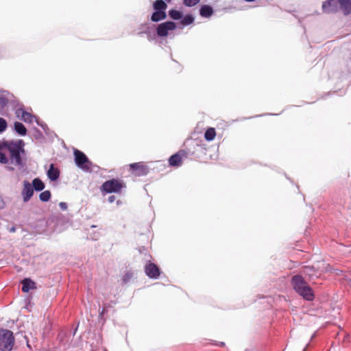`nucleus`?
<instances>
[{
    "instance_id": "obj_1",
    "label": "nucleus",
    "mask_w": 351,
    "mask_h": 351,
    "mask_svg": "<svg viewBox=\"0 0 351 351\" xmlns=\"http://www.w3.org/2000/svg\"><path fill=\"white\" fill-rule=\"evenodd\" d=\"M23 140L0 142V162L14 165L19 168L24 167L23 157L25 154Z\"/></svg>"
},
{
    "instance_id": "obj_2",
    "label": "nucleus",
    "mask_w": 351,
    "mask_h": 351,
    "mask_svg": "<svg viewBox=\"0 0 351 351\" xmlns=\"http://www.w3.org/2000/svg\"><path fill=\"white\" fill-rule=\"evenodd\" d=\"M291 282L294 291L304 300L307 301L314 300L315 295L313 289L302 276H293Z\"/></svg>"
},
{
    "instance_id": "obj_3",
    "label": "nucleus",
    "mask_w": 351,
    "mask_h": 351,
    "mask_svg": "<svg viewBox=\"0 0 351 351\" xmlns=\"http://www.w3.org/2000/svg\"><path fill=\"white\" fill-rule=\"evenodd\" d=\"M74 157L75 163L79 169L84 172L90 173L93 171V163L84 152L75 149Z\"/></svg>"
},
{
    "instance_id": "obj_4",
    "label": "nucleus",
    "mask_w": 351,
    "mask_h": 351,
    "mask_svg": "<svg viewBox=\"0 0 351 351\" xmlns=\"http://www.w3.org/2000/svg\"><path fill=\"white\" fill-rule=\"evenodd\" d=\"M14 343L13 332L8 329L0 328V350L11 351Z\"/></svg>"
},
{
    "instance_id": "obj_5",
    "label": "nucleus",
    "mask_w": 351,
    "mask_h": 351,
    "mask_svg": "<svg viewBox=\"0 0 351 351\" xmlns=\"http://www.w3.org/2000/svg\"><path fill=\"white\" fill-rule=\"evenodd\" d=\"M123 184L119 180L112 179L104 182L101 186V191L106 193H120Z\"/></svg>"
},
{
    "instance_id": "obj_6",
    "label": "nucleus",
    "mask_w": 351,
    "mask_h": 351,
    "mask_svg": "<svg viewBox=\"0 0 351 351\" xmlns=\"http://www.w3.org/2000/svg\"><path fill=\"white\" fill-rule=\"evenodd\" d=\"M130 169L132 173L136 176H146L149 169L143 162H134L130 165Z\"/></svg>"
},
{
    "instance_id": "obj_7",
    "label": "nucleus",
    "mask_w": 351,
    "mask_h": 351,
    "mask_svg": "<svg viewBox=\"0 0 351 351\" xmlns=\"http://www.w3.org/2000/svg\"><path fill=\"white\" fill-rule=\"evenodd\" d=\"M145 273L152 279H158L160 276V270L158 267L151 262L147 263L145 266Z\"/></svg>"
},
{
    "instance_id": "obj_8",
    "label": "nucleus",
    "mask_w": 351,
    "mask_h": 351,
    "mask_svg": "<svg viewBox=\"0 0 351 351\" xmlns=\"http://www.w3.org/2000/svg\"><path fill=\"white\" fill-rule=\"evenodd\" d=\"M176 27V23L172 21H167L160 24L157 27V35L160 37L167 36L170 30Z\"/></svg>"
},
{
    "instance_id": "obj_9",
    "label": "nucleus",
    "mask_w": 351,
    "mask_h": 351,
    "mask_svg": "<svg viewBox=\"0 0 351 351\" xmlns=\"http://www.w3.org/2000/svg\"><path fill=\"white\" fill-rule=\"evenodd\" d=\"M34 189L32 184L27 180L23 182V187L21 191L24 202H27L33 196Z\"/></svg>"
},
{
    "instance_id": "obj_10",
    "label": "nucleus",
    "mask_w": 351,
    "mask_h": 351,
    "mask_svg": "<svg viewBox=\"0 0 351 351\" xmlns=\"http://www.w3.org/2000/svg\"><path fill=\"white\" fill-rule=\"evenodd\" d=\"M16 115L17 117L21 118L25 123H31L34 121V119L36 121L35 116L25 111L23 108L17 109L16 110Z\"/></svg>"
},
{
    "instance_id": "obj_11",
    "label": "nucleus",
    "mask_w": 351,
    "mask_h": 351,
    "mask_svg": "<svg viewBox=\"0 0 351 351\" xmlns=\"http://www.w3.org/2000/svg\"><path fill=\"white\" fill-rule=\"evenodd\" d=\"M9 101H15L14 96L8 91L1 90V95H0V109H4Z\"/></svg>"
},
{
    "instance_id": "obj_12",
    "label": "nucleus",
    "mask_w": 351,
    "mask_h": 351,
    "mask_svg": "<svg viewBox=\"0 0 351 351\" xmlns=\"http://www.w3.org/2000/svg\"><path fill=\"white\" fill-rule=\"evenodd\" d=\"M340 10L345 16L351 14V0H337Z\"/></svg>"
},
{
    "instance_id": "obj_13",
    "label": "nucleus",
    "mask_w": 351,
    "mask_h": 351,
    "mask_svg": "<svg viewBox=\"0 0 351 351\" xmlns=\"http://www.w3.org/2000/svg\"><path fill=\"white\" fill-rule=\"evenodd\" d=\"M60 174V170L58 168L55 167L53 164H51L47 172L48 178L51 181H56L59 178Z\"/></svg>"
},
{
    "instance_id": "obj_14",
    "label": "nucleus",
    "mask_w": 351,
    "mask_h": 351,
    "mask_svg": "<svg viewBox=\"0 0 351 351\" xmlns=\"http://www.w3.org/2000/svg\"><path fill=\"white\" fill-rule=\"evenodd\" d=\"M22 283V291L24 293L29 292L31 289L36 288L35 282L29 278H25L21 282Z\"/></svg>"
},
{
    "instance_id": "obj_15",
    "label": "nucleus",
    "mask_w": 351,
    "mask_h": 351,
    "mask_svg": "<svg viewBox=\"0 0 351 351\" xmlns=\"http://www.w3.org/2000/svg\"><path fill=\"white\" fill-rule=\"evenodd\" d=\"M182 163V156L179 153H176L169 158V164L173 167H179Z\"/></svg>"
},
{
    "instance_id": "obj_16",
    "label": "nucleus",
    "mask_w": 351,
    "mask_h": 351,
    "mask_svg": "<svg viewBox=\"0 0 351 351\" xmlns=\"http://www.w3.org/2000/svg\"><path fill=\"white\" fill-rule=\"evenodd\" d=\"M199 14L203 17H210L213 14V8L208 5H202L199 10Z\"/></svg>"
},
{
    "instance_id": "obj_17",
    "label": "nucleus",
    "mask_w": 351,
    "mask_h": 351,
    "mask_svg": "<svg viewBox=\"0 0 351 351\" xmlns=\"http://www.w3.org/2000/svg\"><path fill=\"white\" fill-rule=\"evenodd\" d=\"M32 186L36 191H42L45 187V183L38 178L32 180Z\"/></svg>"
},
{
    "instance_id": "obj_18",
    "label": "nucleus",
    "mask_w": 351,
    "mask_h": 351,
    "mask_svg": "<svg viewBox=\"0 0 351 351\" xmlns=\"http://www.w3.org/2000/svg\"><path fill=\"white\" fill-rule=\"evenodd\" d=\"M14 131L20 136H25L27 134V129L21 122H15L14 123Z\"/></svg>"
},
{
    "instance_id": "obj_19",
    "label": "nucleus",
    "mask_w": 351,
    "mask_h": 351,
    "mask_svg": "<svg viewBox=\"0 0 351 351\" xmlns=\"http://www.w3.org/2000/svg\"><path fill=\"white\" fill-rule=\"evenodd\" d=\"M167 15L165 11H156L152 14L151 19L152 21L158 22L165 19Z\"/></svg>"
},
{
    "instance_id": "obj_20",
    "label": "nucleus",
    "mask_w": 351,
    "mask_h": 351,
    "mask_svg": "<svg viewBox=\"0 0 351 351\" xmlns=\"http://www.w3.org/2000/svg\"><path fill=\"white\" fill-rule=\"evenodd\" d=\"M216 136V132L215 128H209L207 129L204 133V138L207 141H211L214 140Z\"/></svg>"
},
{
    "instance_id": "obj_21",
    "label": "nucleus",
    "mask_w": 351,
    "mask_h": 351,
    "mask_svg": "<svg viewBox=\"0 0 351 351\" xmlns=\"http://www.w3.org/2000/svg\"><path fill=\"white\" fill-rule=\"evenodd\" d=\"M167 7V4L162 0H156L154 3V8L156 11H165Z\"/></svg>"
},
{
    "instance_id": "obj_22",
    "label": "nucleus",
    "mask_w": 351,
    "mask_h": 351,
    "mask_svg": "<svg viewBox=\"0 0 351 351\" xmlns=\"http://www.w3.org/2000/svg\"><path fill=\"white\" fill-rule=\"evenodd\" d=\"M51 192L48 190L41 192L39 195V199L41 202H47L51 198Z\"/></svg>"
},
{
    "instance_id": "obj_23",
    "label": "nucleus",
    "mask_w": 351,
    "mask_h": 351,
    "mask_svg": "<svg viewBox=\"0 0 351 351\" xmlns=\"http://www.w3.org/2000/svg\"><path fill=\"white\" fill-rule=\"evenodd\" d=\"M169 16L174 20H179L182 18V12L176 10H170L169 11Z\"/></svg>"
},
{
    "instance_id": "obj_24",
    "label": "nucleus",
    "mask_w": 351,
    "mask_h": 351,
    "mask_svg": "<svg viewBox=\"0 0 351 351\" xmlns=\"http://www.w3.org/2000/svg\"><path fill=\"white\" fill-rule=\"evenodd\" d=\"M194 21V18L192 15H186L185 16L181 21V24L182 25H189L193 23Z\"/></svg>"
},
{
    "instance_id": "obj_25",
    "label": "nucleus",
    "mask_w": 351,
    "mask_h": 351,
    "mask_svg": "<svg viewBox=\"0 0 351 351\" xmlns=\"http://www.w3.org/2000/svg\"><path fill=\"white\" fill-rule=\"evenodd\" d=\"M133 276L132 271H127L122 277V280L124 284L128 283Z\"/></svg>"
},
{
    "instance_id": "obj_26",
    "label": "nucleus",
    "mask_w": 351,
    "mask_h": 351,
    "mask_svg": "<svg viewBox=\"0 0 351 351\" xmlns=\"http://www.w3.org/2000/svg\"><path fill=\"white\" fill-rule=\"evenodd\" d=\"M331 5V0H327L323 2L322 3V10L324 12L328 13L330 11L328 10V8Z\"/></svg>"
},
{
    "instance_id": "obj_27",
    "label": "nucleus",
    "mask_w": 351,
    "mask_h": 351,
    "mask_svg": "<svg viewBox=\"0 0 351 351\" xmlns=\"http://www.w3.org/2000/svg\"><path fill=\"white\" fill-rule=\"evenodd\" d=\"M8 126L7 121L3 119L0 117V133L3 132Z\"/></svg>"
},
{
    "instance_id": "obj_28",
    "label": "nucleus",
    "mask_w": 351,
    "mask_h": 351,
    "mask_svg": "<svg viewBox=\"0 0 351 351\" xmlns=\"http://www.w3.org/2000/svg\"><path fill=\"white\" fill-rule=\"evenodd\" d=\"M34 136L36 140H43L44 138L42 132L37 128L34 130Z\"/></svg>"
},
{
    "instance_id": "obj_29",
    "label": "nucleus",
    "mask_w": 351,
    "mask_h": 351,
    "mask_svg": "<svg viewBox=\"0 0 351 351\" xmlns=\"http://www.w3.org/2000/svg\"><path fill=\"white\" fill-rule=\"evenodd\" d=\"M200 0H183L185 5L192 7L195 5L199 2Z\"/></svg>"
},
{
    "instance_id": "obj_30",
    "label": "nucleus",
    "mask_w": 351,
    "mask_h": 351,
    "mask_svg": "<svg viewBox=\"0 0 351 351\" xmlns=\"http://www.w3.org/2000/svg\"><path fill=\"white\" fill-rule=\"evenodd\" d=\"M59 206L61 210H66L67 209V204L66 202H60L59 204Z\"/></svg>"
},
{
    "instance_id": "obj_31",
    "label": "nucleus",
    "mask_w": 351,
    "mask_h": 351,
    "mask_svg": "<svg viewBox=\"0 0 351 351\" xmlns=\"http://www.w3.org/2000/svg\"><path fill=\"white\" fill-rule=\"evenodd\" d=\"M36 121L37 124L41 126L45 131H46V130L48 128L47 125L45 123H40L37 120Z\"/></svg>"
},
{
    "instance_id": "obj_32",
    "label": "nucleus",
    "mask_w": 351,
    "mask_h": 351,
    "mask_svg": "<svg viewBox=\"0 0 351 351\" xmlns=\"http://www.w3.org/2000/svg\"><path fill=\"white\" fill-rule=\"evenodd\" d=\"M115 199H116V197L114 195H110L108 197V200L110 203L114 202L115 201Z\"/></svg>"
},
{
    "instance_id": "obj_33",
    "label": "nucleus",
    "mask_w": 351,
    "mask_h": 351,
    "mask_svg": "<svg viewBox=\"0 0 351 351\" xmlns=\"http://www.w3.org/2000/svg\"><path fill=\"white\" fill-rule=\"evenodd\" d=\"M5 207V202L3 199L0 197V209Z\"/></svg>"
},
{
    "instance_id": "obj_34",
    "label": "nucleus",
    "mask_w": 351,
    "mask_h": 351,
    "mask_svg": "<svg viewBox=\"0 0 351 351\" xmlns=\"http://www.w3.org/2000/svg\"><path fill=\"white\" fill-rule=\"evenodd\" d=\"M104 313H105V308H102L101 311L99 312L100 316H102Z\"/></svg>"
},
{
    "instance_id": "obj_35",
    "label": "nucleus",
    "mask_w": 351,
    "mask_h": 351,
    "mask_svg": "<svg viewBox=\"0 0 351 351\" xmlns=\"http://www.w3.org/2000/svg\"><path fill=\"white\" fill-rule=\"evenodd\" d=\"M15 230H16V229H15V228H14V227H12V228H10V231L11 232H15Z\"/></svg>"
},
{
    "instance_id": "obj_36",
    "label": "nucleus",
    "mask_w": 351,
    "mask_h": 351,
    "mask_svg": "<svg viewBox=\"0 0 351 351\" xmlns=\"http://www.w3.org/2000/svg\"><path fill=\"white\" fill-rule=\"evenodd\" d=\"M223 345H224V343H223V342H221V343H220V346H223Z\"/></svg>"
}]
</instances>
